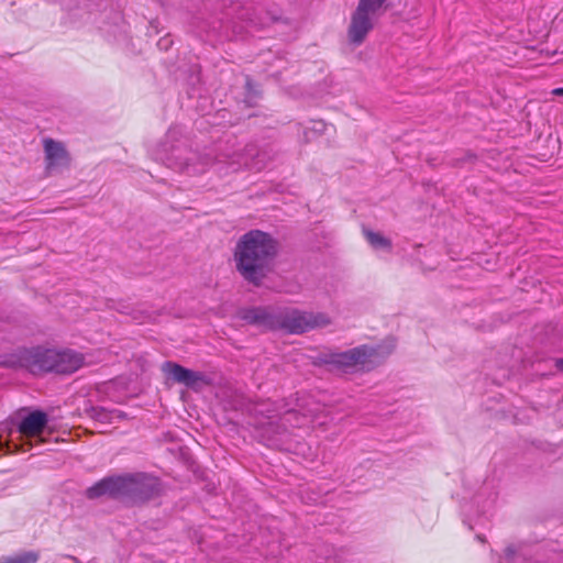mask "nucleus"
<instances>
[{
	"label": "nucleus",
	"instance_id": "obj_8",
	"mask_svg": "<svg viewBox=\"0 0 563 563\" xmlns=\"http://www.w3.org/2000/svg\"><path fill=\"white\" fill-rule=\"evenodd\" d=\"M57 350L41 346L21 351L18 360L20 366L26 367L34 374L47 371L57 372Z\"/></svg>",
	"mask_w": 563,
	"mask_h": 563
},
{
	"label": "nucleus",
	"instance_id": "obj_12",
	"mask_svg": "<svg viewBox=\"0 0 563 563\" xmlns=\"http://www.w3.org/2000/svg\"><path fill=\"white\" fill-rule=\"evenodd\" d=\"M364 236L372 249L378 253H389L391 241L380 232L364 230Z\"/></svg>",
	"mask_w": 563,
	"mask_h": 563
},
{
	"label": "nucleus",
	"instance_id": "obj_11",
	"mask_svg": "<svg viewBox=\"0 0 563 563\" xmlns=\"http://www.w3.org/2000/svg\"><path fill=\"white\" fill-rule=\"evenodd\" d=\"M84 363L82 356L74 351H58L57 372L70 373Z\"/></svg>",
	"mask_w": 563,
	"mask_h": 563
},
{
	"label": "nucleus",
	"instance_id": "obj_17",
	"mask_svg": "<svg viewBox=\"0 0 563 563\" xmlns=\"http://www.w3.org/2000/svg\"><path fill=\"white\" fill-rule=\"evenodd\" d=\"M556 366H558V368H559L560 371H562V372H563V358L558 360V362H556Z\"/></svg>",
	"mask_w": 563,
	"mask_h": 563
},
{
	"label": "nucleus",
	"instance_id": "obj_9",
	"mask_svg": "<svg viewBox=\"0 0 563 563\" xmlns=\"http://www.w3.org/2000/svg\"><path fill=\"white\" fill-rule=\"evenodd\" d=\"M43 150L47 174H58L69 167L70 156L64 143L52 139H44Z\"/></svg>",
	"mask_w": 563,
	"mask_h": 563
},
{
	"label": "nucleus",
	"instance_id": "obj_5",
	"mask_svg": "<svg viewBox=\"0 0 563 563\" xmlns=\"http://www.w3.org/2000/svg\"><path fill=\"white\" fill-rule=\"evenodd\" d=\"M158 489V481L155 477L136 474L108 477L87 490L89 498L102 496L130 497L132 499H147Z\"/></svg>",
	"mask_w": 563,
	"mask_h": 563
},
{
	"label": "nucleus",
	"instance_id": "obj_15",
	"mask_svg": "<svg viewBox=\"0 0 563 563\" xmlns=\"http://www.w3.org/2000/svg\"><path fill=\"white\" fill-rule=\"evenodd\" d=\"M292 417H296V413H295V412H288V413L283 418V421H284V422H291Z\"/></svg>",
	"mask_w": 563,
	"mask_h": 563
},
{
	"label": "nucleus",
	"instance_id": "obj_10",
	"mask_svg": "<svg viewBox=\"0 0 563 563\" xmlns=\"http://www.w3.org/2000/svg\"><path fill=\"white\" fill-rule=\"evenodd\" d=\"M163 372L174 382L184 384L190 388H199L203 378L196 372L181 367L178 364L167 362L163 365Z\"/></svg>",
	"mask_w": 563,
	"mask_h": 563
},
{
	"label": "nucleus",
	"instance_id": "obj_13",
	"mask_svg": "<svg viewBox=\"0 0 563 563\" xmlns=\"http://www.w3.org/2000/svg\"><path fill=\"white\" fill-rule=\"evenodd\" d=\"M38 554L33 551L23 552L14 556H7L0 560V563H36Z\"/></svg>",
	"mask_w": 563,
	"mask_h": 563
},
{
	"label": "nucleus",
	"instance_id": "obj_3",
	"mask_svg": "<svg viewBox=\"0 0 563 563\" xmlns=\"http://www.w3.org/2000/svg\"><path fill=\"white\" fill-rule=\"evenodd\" d=\"M54 429L41 411L27 415L16 427H3L0 432V457L15 452H27L49 441Z\"/></svg>",
	"mask_w": 563,
	"mask_h": 563
},
{
	"label": "nucleus",
	"instance_id": "obj_7",
	"mask_svg": "<svg viewBox=\"0 0 563 563\" xmlns=\"http://www.w3.org/2000/svg\"><path fill=\"white\" fill-rule=\"evenodd\" d=\"M386 0H360L351 15L347 29L349 42L354 45L362 44L373 30Z\"/></svg>",
	"mask_w": 563,
	"mask_h": 563
},
{
	"label": "nucleus",
	"instance_id": "obj_4",
	"mask_svg": "<svg viewBox=\"0 0 563 563\" xmlns=\"http://www.w3.org/2000/svg\"><path fill=\"white\" fill-rule=\"evenodd\" d=\"M244 319L263 328L284 329L292 333H302L331 323L327 313L299 311L297 309H285L275 313L267 308H254L245 313Z\"/></svg>",
	"mask_w": 563,
	"mask_h": 563
},
{
	"label": "nucleus",
	"instance_id": "obj_6",
	"mask_svg": "<svg viewBox=\"0 0 563 563\" xmlns=\"http://www.w3.org/2000/svg\"><path fill=\"white\" fill-rule=\"evenodd\" d=\"M393 345L388 347L362 345L345 352L334 353L330 356V363L343 372L369 369L382 362L390 353Z\"/></svg>",
	"mask_w": 563,
	"mask_h": 563
},
{
	"label": "nucleus",
	"instance_id": "obj_16",
	"mask_svg": "<svg viewBox=\"0 0 563 563\" xmlns=\"http://www.w3.org/2000/svg\"><path fill=\"white\" fill-rule=\"evenodd\" d=\"M552 93L555 96H563V88L553 89Z\"/></svg>",
	"mask_w": 563,
	"mask_h": 563
},
{
	"label": "nucleus",
	"instance_id": "obj_2",
	"mask_svg": "<svg viewBox=\"0 0 563 563\" xmlns=\"http://www.w3.org/2000/svg\"><path fill=\"white\" fill-rule=\"evenodd\" d=\"M277 251L278 243L271 234L252 230L243 234L235 245L236 269L245 280L260 285L272 271Z\"/></svg>",
	"mask_w": 563,
	"mask_h": 563
},
{
	"label": "nucleus",
	"instance_id": "obj_18",
	"mask_svg": "<svg viewBox=\"0 0 563 563\" xmlns=\"http://www.w3.org/2000/svg\"><path fill=\"white\" fill-rule=\"evenodd\" d=\"M168 43H169V40H167V38L166 40H161L159 45L164 44V45L167 46Z\"/></svg>",
	"mask_w": 563,
	"mask_h": 563
},
{
	"label": "nucleus",
	"instance_id": "obj_1",
	"mask_svg": "<svg viewBox=\"0 0 563 563\" xmlns=\"http://www.w3.org/2000/svg\"><path fill=\"white\" fill-rule=\"evenodd\" d=\"M154 157L169 167L194 174L202 173L210 166H214L218 173H225L238 170L242 165H246L240 153H220L214 157L205 154L198 157L196 153L184 146L177 130L167 132L164 140L156 146Z\"/></svg>",
	"mask_w": 563,
	"mask_h": 563
},
{
	"label": "nucleus",
	"instance_id": "obj_14",
	"mask_svg": "<svg viewBox=\"0 0 563 563\" xmlns=\"http://www.w3.org/2000/svg\"><path fill=\"white\" fill-rule=\"evenodd\" d=\"M312 124H313L312 129H313V130H316V131H320V130H322V129H323V126H324L323 122H321V121H319V122H313Z\"/></svg>",
	"mask_w": 563,
	"mask_h": 563
}]
</instances>
